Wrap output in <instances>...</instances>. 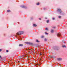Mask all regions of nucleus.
<instances>
[{"label":"nucleus","instance_id":"1","mask_svg":"<svg viewBox=\"0 0 67 67\" xmlns=\"http://www.w3.org/2000/svg\"><path fill=\"white\" fill-rule=\"evenodd\" d=\"M57 11H58V12H59V14H60L61 15H64V13H63V12L62 11V10L60 9H57Z\"/></svg>","mask_w":67,"mask_h":67},{"label":"nucleus","instance_id":"2","mask_svg":"<svg viewBox=\"0 0 67 67\" xmlns=\"http://www.w3.org/2000/svg\"><path fill=\"white\" fill-rule=\"evenodd\" d=\"M24 32L22 31H19L18 32L16 33V35H21V34H23Z\"/></svg>","mask_w":67,"mask_h":67},{"label":"nucleus","instance_id":"3","mask_svg":"<svg viewBox=\"0 0 67 67\" xmlns=\"http://www.w3.org/2000/svg\"><path fill=\"white\" fill-rule=\"evenodd\" d=\"M57 36H62V35L59 33L58 34Z\"/></svg>","mask_w":67,"mask_h":67},{"label":"nucleus","instance_id":"4","mask_svg":"<svg viewBox=\"0 0 67 67\" xmlns=\"http://www.w3.org/2000/svg\"><path fill=\"white\" fill-rule=\"evenodd\" d=\"M23 57H24V56H20V57H19V59H21V58H22V57L23 58Z\"/></svg>","mask_w":67,"mask_h":67},{"label":"nucleus","instance_id":"5","mask_svg":"<svg viewBox=\"0 0 67 67\" xmlns=\"http://www.w3.org/2000/svg\"><path fill=\"white\" fill-rule=\"evenodd\" d=\"M33 26H34V27H36V26H37V25H36L35 24H34L33 25Z\"/></svg>","mask_w":67,"mask_h":67},{"label":"nucleus","instance_id":"6","mask_svg":"<svg viewBox=\"0 0 67 67\" xmlns=\"http://www.w3.org/2000/svg\"><path fill=\"white\" fill-rule=\"evenodd\" d=\"M54 30L53 29L51 30V33H53V32H54Z\"/></svg>","mask_w":67,"mask_h":67},{"label":"nucleus","instance_id":"7","mask_svg":"<svg viewBox=\"0 0 67 67\" xmlns=\"http://www.w3.org/2000/svg\"><path fill=\"white\" fill-rule=\"evenodd\" d=\"M57 59V60H61L62 59L60 58H59Z\"/></svg>","mask_w":67,"mask_h":67},{"label":"nucleus","instance_id":"8","mask_svg":"<svg viewBox=\"0 0 67 67\" xmlns=\"http://www.w3.org/2000/svg\"><path fill=\"white\" fill-rule=\"evenodd\" d=\"M19 46H23V44H20L19 45Z\"/></svg>","mask_w":67,"mask_h":67},{"label":"nucleus","instance_id":"9","mask_svg":"<svg viewBox=\"0 0 67 67\" xmlns=\"http://www.w3.org/2000/svg\"><path fill=\"white\" fill-rule=\"evenodd\" d=\"M36 4L37 5H40V3L38 2V3H37Z\"/></svg>","mask_w":67,"mask_h":67},{"label":"nucleus","instance_id":"10","mask_svg":"<svg viewBox=\"0 0 67 67\" xmlns=\"http://www.w3.org/2000/svg\"><path fill=\"white\" fill-rule=\"evenodd\" d=\"M36 42H38V43L40 42V41H38V40L37 39L36 40Z\"/></svg>","mask_w":67,"mask_h":67},{"label":"nucleus","instance_id":"11","mask_svg":"<svg viewBox=\"0 0 67 67\" xmlns=\"http://www.w3.org/2000/svg\"><path fill=\"white\" fill-rule=\"evenodd\" d=\"M7 12H11V11L10 10H7Z\"/></svg>","mask_w":67,"mask_h":67},{"label":"nucleus","instance_id":"12","mask_svg":"<svg viewBox=\"0 0 67 67\" xmlns=\"http://www.w3.org/2000/svg\"><path fill=\"white\" fill-rule=\"evenodd\" d=\"M62 47H64V48L65 47V48L66 47V46H65V45L63 46Z\"/></svg>","mask_w":67,"mask_h":67},{"label":"nucleus","instance_id":"13","mask_svg":"<svg viewBox=\"0 0 67 67\" xmlns=\"http://www.w3.org/2000/svg\"><path fill=\"white\" fill-rule=\"evenodd\" d=\"M49 20H47V23H49Z\"/></svg>","mask_w":67,"mask_h":67},{"label":"nucleus","instance_id":"14","mask_svg":"<svg viewBox=\"0 0 67 67\" xmlns=\"http://www.w3.org/2000/svg\"><path fill=\"white\" fill-rule=\"evenodd\" d=\"M45 30H46L47 31H48V28H46Z\"/></svg>","mask_w":67,"mask_h":67},{"label":"nucleus","instance_id":"15","mask_svg":"<svg viewBox=\"0 0 67 67\" xmlns=\"http://www.w3.org/2000/svg\"><path fill=\"white\" fill-rule=\"evenodd\" d=\"M37 65H38L39 66H40V65H41V64L40 63H38L37 64Z\"/></svg>","mask_w":67,"mask_h":67},{"label":"nucleus","instance_id":"16","mask_svg":"<svg viewBox=\"0 0 67 67\" xmlns=\"http://www.w3.org/2000/svg\"><path fill=\"white\" fill-rule=\"evenodd\" d=\"M45 34L46 35H48V33L46 32H45Z\"/></svg>","mask_w":67,"mask_h":67},{"label":"nucleus","instance_id":"17","mask_svg":"<svg viewBox=\"0 0 67 67\" xmlns=\"http://www.w3.org/2000/svg\"><path fill=\"white\" fill-rule=\"evenodd\" d=\"M44 41H47V39H46V38H45L44 39Z\"/></svg>","mask_w":67,"mask_h":67},{"label":"nucleus","instance_id":"18","mask_svg":"<svg viewBox=\"0 0 67 67\" xmlns=\"http://www.w3.org/2000/svg\"><path fill=\"white\" fill-rule=\"evenodd\" d=\"M44 36H42L41 37V38H43V37H44Z\"/></svg>","mask_w":67,"mask_h":67},{"label":"nucleus","instance_id":"19","mask_svg":"<svg viewBox=\"0 0 67 67\" xmlns=\"http://www.w3.org/2000/svg\"><path fill=\"white\" fill-rule=\"evenodd\" d=\"M6 52H7V53H8V52H9V51L8 50H7Z\"/></svg>","mask_w":67,"mask_h":67},{"label":"nucleus","instance_id":"20","mask_svg":"<svg viewBox=\"0 0 67 67\" xmlns=\"http://www.w3.org/2000/svg\"><path fill=\"white\" fill-rule=\"evenodd\" d=\"M58 18L59 19H60V18H61V16H59L58 17Z\"/></svg>","mask_w":67,"mask_h":67},{"label":"nucleus","instance_id":"21","mask_svg":"<svg viewBox=\"0 0 67 67\" xmlns=\"http://www.w3.org/2000/svg\"><path fill=\"white\" fill-rule=\"evenodd\" d=\"M22 8H25V7H24V6H23L22 7Z\"/></svg>","mask_w":67,"mask_h":67},{"label":"nucleus","instance_id":"22","mask_svg":"<svg viewBox=\"0 0 67 67\" xmlns=\"http://www.w3.org/2000/svg\"><path fill=\"white\" fill-rule=\"evenodd\" d=\"M40 55H42V53L40 52Z\"/></svg>","mask_w":67,"mask_h":67},{"label":"nucleus","instance_id":"23","mask_svg":"<svg viewBox=\"0 0 67 67\" xmlns=\"http://www.w3.org/2000/svg\"><path fill=\"white\" fill-rule=\"evenodd\" d=\"M52 19L54 20H55V18H52Z\"/></svg>","mask_w":67,"mask_h":67},{"label":"nucleus","instance_id":"24","mask_svg":"<svg viewBox=\"0 0 67 67\" xmlns=\"http://www.w3.org/2000/svg\"><path fill=\"white\" fill-rule=\"evenodd\" d=\"M55 27H53V29H55Z\"/></svg>","mask_w":67,"mask_h":67},{"label":"nucleus","instance_id":"25","mask_svg":"<svg viewBox=\"0 0 67 67\" xmlns=\"http://www.w3.org/2000/svg\"><path fill=\"white\" fill-rule=\"evenodd\" d=\"M2 51V49H0V52H1Z\"/></svg>","mask_w":67,"mask_h":67},{"label":"nucleus","instance_id":"26","mask_svg":"<svg viewBox=\"0 0 67 67\" xmlns=\"http://www.w3.org/2000/svg\"><path fill=\"white\" fill-rule=\"evenodd\" d=\"M39 20H41V18H39Z\"/></svg>","mask_w":67,"mask_h":67},{"label":"nucleus","instance_id":"27","mask_svg":"<svg viewBox=\"0 0 67 67\" xmlns=\"http://www.w3.org/2000/svg\"><path fill=\"white\" fill-rule=\"evenodd\" d=\"M64 43H66V42H64Z\"/></svg>","mask_w":67,"mask_h":67},{"label":"nucleus","instance_id":"28","mask_svg":"<svg viewBox=\"0 0 67 67\" xmlns=\"http://www.w3.org/2000/svg\"><path fill=\"white\" fill-rule=\"evenodd\" d=\"M56 50H58V48H57L56 49Z\"/></svg>","mask_w":67,"mask_h":67},{"label":"nucleus","instance_id":"29","mask_svg":"<svg viewBox=\"0 0 67 67\" xmlns=\"http://www.w3.org/2000/svg\"><path fill=\"white\" fill-rule=\"evenodd\" d=\"M18 24H20V23H18Z\"/></svg>","mask_w":67,"mask_h":67},{"label":"nucleus","instance_id":"30","mask_svg":"<svg viewBox=\"0 0 67 67\" xmlns=\"http://www.w3.org/2000/svg\"><path fill=\"white\" fill-rule=\"evenodd\" d=\"M28 43V44H30V43Z\"/></svg>","mask_w":67,"mask_h":67},{"label":"nucleus","instance_id":"31","mask_svg":"<svg viewBox=\"0 0 67 67\" xmlns=\"http://www.w3.org/2000/svg\"><path fill=\"white\" fill-rule=\"evenodd\" d=\"M1 55H0V58H1Z\"/></svg>","mask_w":67,"mask_h":67},{"label":"nucleus","instance_id":"32","mask_svg":"<svg viewBox=\"0 0 67 67\" xmlns=\"http://www.w3.org/2000/svg\"><path fill=\"white\" fill-rule=\"evenodd\" d=\"M40 62H41V60H40Z\"/></svg>","mask_w":67,"mask_h":67},{"label":"nucleus","instance_id":"33","mask_svg":"<svg viewBox=\"0 0 67 67\" xmlns=\"http://www.w3.org/2000/svg\"><path fill=\"white\" fill-rule=\"evenodd\" d=\"M27 51H28L29 50H27Z\"/></svg>","mask_w":67,"mask_h":67},{"label":"nucleus","instance_id":"34","mask_svg":"<svg viewBox=\"0 0 67 67\" xmlns=\"http://www.w3.org/2000/svg\"><path fill=\"white\" fill-rule=\"evenodd\" d=\"M28 60H29V59H28Z\"/></svg>","mask_w":67,"mask_h":67}]
</instances>
